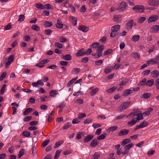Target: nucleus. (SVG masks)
Returning a JSON list of instances; mask_svg holds the SVG:
<instances>
[{
  "instance_id": "obj_1",
  "label": "nucleus",
  "mask_w": 159,
  "mask_h": 159,
  "mask_svg": "<svg viewBox=\"0 0 159 159\" xmlns=\"http://www.w3.org/2000/svg\"><path fill=\"white\" fill-rule=\"evenodd\" d=\"M137 115L138 116H136V117H133L131 121L127 123V124L129 126H132L135 125L137 122L143 119V117L141 114H139Z\"/></svg>"
},
{
  "instance_id": "obj_2",
  "label": "nucleus",
  "mask_w": 159,
  "mask_h": 159,
  "mask_svg": "<svg viewBox=\"0 0 159 159\" xmlns=\"http://www.w3.org/2000/svg\"><path fill=\"white\" fill-rule=\"evenodd\" d=\"M133 9L136 12L139 13L143 12L144 8L143 6L137 5L134 6Z\"/></svg>"
},
{
  "instance_id": "obj_3",
  "label": "nucleus",
  "mask_w": 159,
  "mask_h": 159,
  "mask_svg": "<svg viewBox=\"0 0 159 159\" xmlns=\"http://www.w3.org/2000/svg\"><path fill=\"white\" fill-rule=\"evenodd\" d=\"M134 145V144L131 143L125 146L124 148L125 150L123 151V154H128L129 152V150L133 147Z\"/></svg>"
},
{
  "instance_id": "obj_4",
  "label": "nucleus",
  "mask_w": 159,
  "mask_h": 159,
  "mask_svg": "<svg viewBox=\"0 0 159 159\" xmlns=\"http://www.w3.org/2000/svg\"><path fill=\"white\" fill-rule=\"evenodd\" d=\"M130 104L129 102H123L119 108V110L120 112L125 110L128 107Z\"/></svg>"
},
{
  "instance_id": "obj_5",
  "label": "nucleus",
  "mask_w": 159,
  "mask_h": 159,
  "mask_svg": "<svg viewBox=\"0 0 159 159\" xmlns=\"http://www.w3.org/2000/svg\"><path fill=\"white\" fill-rule=\"evenodd\" d=\"M129 132V130L126 129H124L122 130H121L120 132L117 134L118 136H121L126 135Z\"/></svg>"
},
{
  "instance_id": "obj_6",
  "label": "nucleus",
  "mask_w": 159,
  "mask_h": 159,
  "mask_svg": "<svg viewBox=\"0 0 159 159\" xmlns=\"http://www.w3.org/2000/svg\"><path fill=\"white\" fill-rule=\"evenodd\" d=\"M158 17L155 15H153L150 17L148 20V23L155 21L158 19Z\"/></svg>"
},
{
  "instance_id": "obj_7",
  "label": "nucleus",
  "mask_w": 159,
  "mask_h": 159,
  "mask_svg": "<svg viewBox=\"0 0 159 159\" xmlns=\"http://www.w3.org/2000/svg\"><path fill=\"white\" fill-rule=\"evenodd\" d=\"M78 29L84 32L85 33L89 30V27H86L85 25H81L79 26Z\"/></svg>"
},
{
  "instance_id": "obj_8",
  "label": "nucleus",
  "mask_w": 159,
  "mask_h": 159,
  "mask_svg": "<svg viewBox=\"0 0 159 159\" xmlns=\"http://www.w3.org/2000/svg\"><path fill=\"white\" fill-rule=\"evenodd\" d=\"M132 93L133 91L130 89H126L123 91L121 95L123 96H127L129 94Z\"/></svg>"
},
{
  "instance_id": "obj_9",
  "label": "nucleus",
  "mask_w": 159,
  "mask_h": 159,
  "mask_svg": "<svg viewBox=\"0 0 159 159\" xmlns=\"http://www.w3.org/2000/svg\"><path fill=\"white\" fill-rule=\"evenodd\" d=\"M126 6V3L125 2H122L119 5L117 9L120 11H123L125 10Z\"/></svg>"
},
{
  "instance_id": "obj_10",
  "label": "nucleus",
  "mask_w": 159,
  "mask_h": 159,
  "mask_svg": "<svg viewBox=\"0 0 159 159\" xmlns=\"http://www.w3.org/2000/svg\"><path fill=\"white\" fill-rule=\"evenodd\" d=\"M148 3L149 5L152 6H157L159 5V1L157 0H149Z\"/></svg>"
},
{
  "instance_id": "obj_11",
  "label": "nucleus",
  "mask_w": 159,
  "mask_h": 159,
  "mask_svg": "<svg viewBox=\"0 0 159 159\" xmlns=\"http://www.w3.org/2000/svg\"><path fill=\"white\" fill-rule=\"evenodd\" d=\"M134 23V20H129L126 24L127 28L128 30H130L132 29V25Z\"/></svg>"
},
{
  "instance_id": "obj_12",
  "label": "nucleus",
  "mask_w": 159,
  "mask_h": 159,
  "mask_svg": "<svg viewBox=\"0 0 159 159\" xmlns=\"http://www.w3.org/2000/svg\"><path fill=\"white\" fill-rule=\"evenodd\" d=\"M84 49V48H82L78 52H76L75 54L76 57H81L85 55Z\"/></svg>"
},
{
  "instance_id": "obj_13",
  "label": "nucleus",
  "mask_w": 159,
  "mask_h": 159,
  "mask_svg": "<svg viewBox=\"0 0 159 159\" xmlns=\"http://www.w3.org/2000/svg\"><path fill=\"white\" fill-rule=\"evenodd\" d=\"M93 138V136L91 134H89L84 139L85 143L91 141Z\"/></svg>"
},
{
  "instance_id": "obj_14",
  "label": "nucleus",
  "mask_w": 159,
  "mask_h": 159,
  "mask_svg": "<svg viewBox=\"0 0 159 159\" xmlns=\"http://www.w3.org/2000/svg\"><path fill=\"white\" fill-rule=\"evenodd\" d=\"M61 58L66 61H69L72 59L71 56L69 54H66L65 55H62L61 57Z\"/></svg>"
},
{
  "instance_id": "obj_15",
  "label": "nucleus",
  "mask_w": 159,
  "mask_h": 159,
  "mask_svg": "<svg viewBox=\"0 0 159 159\" xmlns=\"http://www.w3.org/2000/svg\"><path fill=\"white\" fill-rule=\"evenodd\" d=\"M120 25H116L113 26L111 29V31H113L114 32H117L120 29Z\"/></svg>"
},
{
  "instance_id": "obj_16",
  "label": "nucleus",
  "mask_w": 159,
  "mask_h": 159,
  "mask_svg": "<svg viewBox=\"0 0 159 159\" xmlns=\"http://www.w3.org/2000/svg\"><path fill=\"white\" fill-rule=\"evenodd\" d=\"M154 80L151 79L150 80H148L147 81H146V82L145 83L146 85L151 87L154 84Z\"/></svg>"
},
{
  "instance_id": "obj_17",
  "label": "nucleus",
  "mask_w": 159,
  "mask_h": 159,
  "mask_svg": "<svg viewBox=\"0 0 159 159\" xmlns=\"http://www.w3.org/2000/svg\"><path fill=\"white\" fill-rule=\"evenodd\" d=\"M139 114V113H138V111H136L135 112H132L125 116H126V118H128L129 117H131L133 118L136 116H138L137 115Z\"/></svg>"
},
{
  "instance_id": "obj_18",
  "label": "nucleus",
  "mask_w": 159,
  "mask_h": 159,
  "mask_svg": "<svg viewBox=\"0 0 159 159\" xmlns=\"http://www.w3.org/2000/svg\"><path fill=\"white\" fill-rule=\"evenodd\" d=\"M151 74L153 78H156L159 76V72L157 70H155L152 71Z\"/></svg>"
},
{
  "instance_id": "obj_19",
  "label": "nucleus",
  "mask_w": 159,
  "mask_h": 159,
  "mask_svg": "<svg viewBox=\"0 0 159 159\" xmlns=\"http://www.w3.org/2000/svg\"><path fill=\"white\" fill-rule=\"evenodd\" d=\"M159 30V26L158 25L153 26L151 28V31L152 32L155 33L157 32Z\"/></svg>"
},
{
  "instance_id": "obj_20",
  "label": "nucleus",
  "mask_w": 159,
  "mask_h": 159,
  "mask_svg": "<svg viewBox=\"0 0 159 159\" xmlns=\"http://www.w3.org/2000/svg\"><path fill=\"white\" fill-rule=\"evenodd\" d=\"M33 110L31 108H27L25 109V111L23 113V115L26 116L28 115L30 112L32 111Z\"/></svg>"
},
{
  "instance_id": "obj_21",
  "label": "nucleus",
  "mask_w": 159,
  "mask_h": 159,
  "mask_svg": "<svg viewBox=\"0 0 159 159\" xmlns=\"http://www.w3.org/2000/svg\"><path fill=\"white\" fill-rule=\"evenodd\" d=\"M131 141L129 139H125L122 140L121 143V145L124 146L127 144L130 143Z\"/></svg>"
},
{
  "instance_id": "obj_22",
  "label": "nucleus",
  "mask_w": 159,
  "mask_h": 159,
  "mask_svg": "<svg viewBox=\"0 0 159 159\" xmlns=\"http://www.w3.org/2000/svg\"><path fill=\"white\" fill-rule=\"evenodd\" d=\"M98 144L97 139H95L93 140L91 143L90 146L92 147H95Z\"/></svg>"
},
{
  "instance_id": "obj_23",
  "label": "nucleus",
  "mask_w": 159,
  "mask_h": 159,
  "mask_svg": "<svg viewBox=\"0 0 159 159\" xmlns=\"http://www.w3.org/2000/svg\"><path fill=\"white\" fill-rule=\"evenodd\" d=\"M131 57L134 58L139 59L140 58V54L139 52H133L131 54Z\"/></svg>"
},
{
  "instance_id": "obj_24",
  "label": "nucleus",
  "mask_w": 159,
  "mask_h": 159,
  "mask_svg": "<svg viewBox=\"0 0 159 159\" xmlns=\"http://www.w3.org/2000/svg\"><path fill=\"white\" fill-rule=\"evenodd\" d=\"M70 20H72V22L73 25L74 26L75 25L77 24V18L75 17L70 16Z\"/></svg>"
},
{
  "instance_id": "obj_25",
  "label": "nucleus",
  "mask_w": 159,
  "mask_h": 159,
  "mask_svg": "<svg viewBox=\"0 0 159 159\" xmlns=\"http://www.w3.org/2000/svg\"><path fill=\"white\" fill-rule=\"evenodd\" d=\"M151 96V94L149 93H145L141 95V98H148Z\"/></svg>"
},
{
  "instance_id": "obj_26",
  "label": "nucleus",
  "mask_w": 159,
  "mask_h": 159,
  "mask_svg": "<svg viewBox=\"0 0 159 159\" xmlns=\"http://www.w3.org/2000/svg\"><path fill=\"white\" fill-rule=\"evenodd\" d=\"M140 38V36L138 35H134L131 38V40L134 42H137L138 41Z\"/></svg>"
},
{
  "instance_id": "obj_27",
  "label": "nucleus",
  "mask_w": 159,
  "mask_h": 159,
  "mask_svg": "<svg viewBox=\"0 0 159 159\" xmlns=\"http://www.w3.org/2000/svg\"><path fill=\"white\" fill-rule=\"evenodd\" d=\"M50 95L52 97H55L58 94L57 91L56 90H52L51 91L49 92Z\"/></svg>"
},
{
  "instance_id": "obj_28",
  "label": "nucleus",
  "mask_w": 159,
  "mask_h": 159,
  "mask_svg": "<svg viewBox=\"0 0 159 159\" xmlns=\"http://www.w3.org/2000/svg\"><path fill=\"white\" fill-rule=\"evenodd\" d=\"M80 71V69L77 68H74L72 70L71 73L73 75H76Z\"/></svg>"
},
{
  "instance_id": "obj_29",
  "label": "nucleus",
  "mask_w": 159,
  "mask_h": 159,
  "mask_svg": "<svg viewBox=\"0 0 159 159\" xmlns=\"http://www.w3.org/2000/svg\"><path fill=\"white\" fill-rule=\"evenodd\" d=\"M43 25L45 27H48L52 26V24L50 21H47L44 22Z\"/></svg>"
},
{
  "instance_id": "obj_30",
  "label": "nucleus",
  "mask_w": 159,
  "mask_h": 159,
  "mask_svg": "<svg viewBox=\"0 0 159 159\" xmlns=\"http://www.w3.org/2000/svg\"><path fill=\"white\" fill-rule=\"evenodd\" d=\"M117 129L118 127L117 126H113L107 129V130L110 132L111 131H114Z\"/></svg>"
},
{
  "instance_id": "obj_31",
  "label": "nucleus",
  "mask_w": 159,
  "mask_h": 159,
  "mask_svg": "<svg viewBox=\"0 0 159 159\" xmlns=\"http://www.w3.org/2000/svg\"><path fill=\"white\" fill-rule=\"evenodd\" d=\"M100 45L99 43L97 42H93L91 45H90V47L91 48H96L99 46Z\"/></svg>"
},
{
  "instance_id": "obj_32",
  "label": "nucleus",
  "mask_w": 159,
  "mask_h": 159,
  "mask_svg": "<svg viewBox=\"0 0 159 159\" xmlns=\"http://www.w3.org/2000/svg\"><path fill=\"white\" fill-rule=\"evenodd\" d=\"M104 49V46L103 45H101L98 46L97 49L96 50L97 51L99 52L102 53V50Z\"/></svg>"
},
{
  "instance_id": "obj_33",
  "label": "nucleus",
  "mask_w": 159,
  "mask_h": 159,
  "mask_svg": "<svg viewBox=\"0 0 159 159\" xmlns=\"http://www.w3.org/2000/svg\"><path fill=\"white\" fill-rule=\"evenodd\" d=\"M146 81L147 80L146 78L143 79L141 81L139 82L138 84L140 86H143L145 85V83Z\"/></svg>"
},
{
  "instance_id": "obj_34",
  "label": "nucleus",
  "mask_w": 159,
  "mask_h": 159,
  "mask_svg": "<svg viewBox=\"0 0 159 159\" xmlns=\"http://www.w3.org/2000/svg\"><path fill=\"white\" fill-rule=\"evenodd\" d=\"M107 135L106 133H104L101 134L99 136L97 137V139L98 140H101L104 139Z\"/></svg>"
},
{
  "instance_id": "obj_35",
  "label": "nucleus",
  "mask_w": 159,
  "mask_h": 159,
  "mask_svg": "<svg viewBox=\"0 0 159 159\" xmlns=\"http://www.w3.org/2000/svg\"><path fill=\"white\" fill-rule=\"evenodd\" d=\"M63 26V25L60 23V21L59 20H57V23L56 24V27L59 29H61L62 28Z\"/></svg>"
},
{
  "instance_id": "obj_36",
  "label": "nucleus",
  "mask_w": 159,
  "mask_h": 159,
  "mask_svg": "<svg viewBox=\"0 0 159 159\" xmlns=\"http://www.w3.org/2000/svg\"><path fill=\"white\" fill-rule=\"evenodd\" d=\"M63 143V140H61L56 142L54 146V148H56L57 147H59Z\"/></svg>"
},
{
  "instance_id": "obj_37",
  "label": "nucleus",
  "mask_w": 159,
  "mask_h": 159,
  "mask_svg": "<svg viewBox=\"0 0 159 159\" xmlns=\"http://www.w3.org/2000/svg\"><path fill=\"white\" fill-rule=\"evenodd\" d=\"M44 9H46L48 10H52V7L50 4L47 3L44 5Z\"/></svg>"
},
{
  "instance_id": "obj_38",
  "label": "nucleus",
  "mask_w": 159,
  "mask_h": 159,
  "mask_svg": "<svg viewBox=\"0 0 159 159\" xmlns=\"http://www.w3.org/2000/svg\"><path fill=\"white\" fill-rule=\"evenodd\" d=\"M61 152V150H57L56 152L55 156L54 157V159H57L59 157Z\"/></svg>"
},
{
  "instance_id": "obj_39",
  "label": "nucleus",
  "mask_w": 159,
  "mask_h": 159,
  "mask_svg": "<svg viewBox=\"0 0 159 159\" xmlns=\"http://www.w3.org/2000/svg\"><path fill=\"white\" fill-rule=\"evenodd\" d=\"M112 70V69L110 66H108L105 69L104 72L106 74H108Z\"/></svg>"
},
{
  "instance_id": "obj_40",
  "label": "nucleus",
  "mask_w": 159,
  "mask_h": 159,
  "mask_svg": "<svg viewBox=\"0 0 159 159\" xmlns=\"http://www.w3.org/2000/svg\"><path fill=\"white\" fill-rule=\"evenodd\" d=\"M116 88V87L114 86L108 89L107 91L109 93H112Z\"/></svg>"
},
{
  "instance_id": "obj_41",
  "label": "nucleus",
  "mask_w": 159,
  "mask_h": 159,
  "mask_svg": "<svg viewBox=\"0 0 159 159\" xmlns=\"http://www.w3.org/2000/svg\"><path fill=\"white\" fill-rule=\"evenodd\" d=\"M31 29L36 31H38L40 29V27L35 25H32Z\"/></svg>"
},
{
  "instance_id": "obj_42",
  "label": "nucleus",
  "mask_w": 159,
  "mask_h": 159,
  "mask_svg": "<svg viewBox=\"0 0 159 159\" xmlns=\"http://www.w3.org/2000/svg\"><path fill=\"white\" fill-rule=\"evenodd\" d=\"M54 46L57 48H61L63 47L62 44L58 42L55 43H54Z\"/></svg>"
},
{
  "instance_id": "obj_43",
  "label": "nucleus",
  "mask_w": 159,
  "mask_h": 159,
  "mask_svg": "<svg viewBox=\"0 0 159 159\" xmlns=\"http://www.w3.org/2000/svg\"><path fill=\"white\" fill-rule=\"evenodd\" d=\"M23 135L25 137H29L30 135V133L28 131H24L23 132Z\"/></svg>"
},
{
  "instance_id": "obj_44",
  "label": "nucleus",
  "mask_w": 159,
  "mask_h": 159,
  "mask_svg": "<svg viewBox=\"0 0 159 159\" xmlns=\"http://www.w3.org/2000/svg\"><path fill=\"white\" fill-rule=\"evenodd\" d=\"M151 62L152 63L153 65L157 64V62L155 61L154 58L153 59H152L150 60L147 61L146 62V63L148 64H150Z\"/></svg>"
},
{
  "instance_id": "obj_45",
  "label": "nucleus",
  "mask_w": 159,
  "mask_h": 159,
  "mask_svg": "<svg viewBox=\"0 0 159 159\" xmlns=\"http://www.w3.org/2000/svg\"><path fill=\"white\" fill-rule=\"evenodd\" d=\"M89 61V58L88 57H85L82 58L81 60V62L84 64H85Z\"/></svg>"
},
{
  "instance_id": "obj_46",
  "label": "nucleus",
  "mask_w": 159,
  "mask_h": 159,
  "mask_svg": "<svg viewBox=\"0 0 159 159\" xmlns=\"http://www.w3.org/2000/svg\"><path fill=\"white\" fill-rule=\"evenodd\" d=\"M86 116V115L84 113H80L79 114L78 118L79 119H82Z\"/></svg>"
},
{
  "instance_id": "obj_47",
  "label": "nucleus",
  "mask_w": 159,
  "mask_h": 159,
  "mask_svg": "<svg viewBox=\"0 0 159 159\" xmlns=\"http://www.w3.org/2000/svg\"><path fill=\"white\" fill-rule=\"evenodd\" d=\"M146 20V18L145 17H140L138 20V22L139 23H143Z\"/></svg>"
},
{
  "instance_id": "obj_48",
  "label": "nucleus",
  "mask_w": 159,
  "mask_h": 159,
  "mask_svg": "<svg viewBox=\"0 0 159 159\" xmlns=\"http://www.w3.org/2000/svg\"><path fill=\"white\" fill-rule=\"evenodd\" d=\"M24 149H22L21 150H20V151L19 152V153L18 155V158H20L24 154Z\"/></svg>"
},
{
  "instance_id": "obj_49",
  "label": "nucleus",
  "mask_w": 159,
  "mask_h": 159,
  "mask_svg": "<svg viewBox=\"0 0 159 159\" xmlns=\"http://www.w3.org/2000/svg\"><path fill=\"white\" fill-rule=\"evenodd\" d=\"M36 7L39 9H44V5H43L41 3H38L36 5Z\"/></svg>"
},
{
  "instance_id": "obj_50",
  "label": "nucleus",
  "mask_w": 159,
  "mask_h": 159,
  "mask_svg": "<svg viewBox=\"0 0 159 159\" xmlns=\"http://www.w3.org/2000/svg\"><path fill=\"white\" fill-rule=\"evenodd\" d=\"M6 75V73L5 72H3L0 77V81H2Z\"/></svg>"
},
{
  "instance_id": "obj_51",
  "label": "nucleus",
  "mask_w": 159,
  "mask_h": 159,
  "mask_svg": "<svg viewBox=\"0 0 159 159\" xmlns=\"http://www.w3.org/2000/svg\"><path fill=\"white\" fill-rule=\"evenodd\" d=\"M52 32V30L50 29L45 30L44 31V33L46 35H49Z\"/></svg>"
},
{
  "instance_id": "obj_52",
  "label": "nucleus",
  "mask_w": 159,
  "mask_h": 159,
  "mask_svg": "<svg viewBox=\"0 0 159 159\" xmlns=\"http://www.w3.org/2000/svg\"><path fill=\"white\" fill-rule=\"evenodd\" d=\"M32 118L31 116H27L25 117L23 119L24 122H27L31 120Z\"/></svg>"
},
{
  "instance_id": "obj_53",
  "label": "nucleus",
  "mask_w": 159,
  "mask_h": 159,
  "mask_svg": "<svg viewBox=\"0 0 159 159\" xmlns=\"http://www.w3.org/2000/svg\"><path fill=\"white\" fill-rule=\"evenodd\" d=\"M103 62V61L102 60H99L96 61L95 62V65L96 66H100Z\"/></svg>"
},
{
  "instance_id": "obj_54",
  "label": "nucleus",
  "mask_w": 159,
  "mask_h": 159,
  "mask_svg": "<svg viewBox=\"0 0 159 159\" xmlns=\"http://www.w3.org/2000/svg\"><path fill=\"white\" fill-rule=\"evenodd\" d=\"M118 35V34L116 32L111 31V32L110 34V36L112 37H115Z\"/></svg>"
},
{
  "instance_id": "obj_55",
  "label": "nucleus",
  "mask_w": 159,
  "mask_h": 159,
  "mask_svg": "<svg viewBox=\"0 0 159 159\" xmlns=\"http://www.w3.org/2000/svg\"><path fill=\"white\" fill-rule=\"evenodd\" d=\"M68 63V62L65 61H61L60 62V64L63 66H67Z\"/></svg>"
},
{
  "instance_id": "obj_56",
  "label": "nucleus",
  "mask_w": 159,
  "mask_h": 159,
  "mask_svg": "<svg viewBox=\"0 0 159 159\" xmlns=\"http://www.w3.org/2000/svg\"><path fill=\"white\" fill-rule=\"evenodd\" d=\"M71 125V124L70 123L68 122L66 125H64L63 127V129H66L68 128Z\"/></svg>"
},
{
  "instance_id": "obj_57",
  "label": "nucleus",
  "mask_w": 159,
  "mask_h": 159,
  "mask_svg": "<svg viewBox=\"0 0 159 159\" xmlns=\"http://www.w3.org/2000/svg\"><path fill=\"white\" fill-rule=\"evenodd\" d=\"M49 141L50 140L49 139H48L44 141L42 144L43 147H44L46 146L48 143Z\"/></svg>"
},
{
  "instance_id": "obj_58",
  "label": "nucleus",
  "mask_w": 159,
  "mask_h": 159,
  "mask_svg": "<svg viewBox=\"0 0 159 159\" xmlns=\"http://www.w3.org/2000/svg\"><path fill=\"white\" fill-rule=\"evenodd\" d=\"M102 53L99 52L97 51V52L95 53V55H96V58H98L101 57Z\"/></svg>"
},
{
  "instance_id": "obj_59",
  "label": "nucleus",
  "mask_w": 159,
  "mask_h": 159,
  "mask_svg": "<svg viewBox=\"0 0 159 159\" xmlns=\"http://www.w3.org/2000/svg\"><path fill=\"white\" fill-rule=\"evenodd\" d=\"M98 90V88L94 89L92 90V92L90 94L91 96L94 95L96 93Z\"/></svg>"
},
{
  "instance_id": "obj_60",
  "label": "nucleus",
  "mask_w": 159,
  "mask_h": 159,
  "mask_svg": "<svg viewBox=\"0 0 159 159\" xmlns=\"http://www.w3.org/2000/svg\"><path fill=\"white\" fill-rule=\"evenodd\" d=\"M25 17L24 15L21 14L20 15L18 21L21 22L25 19Z\"/></svg>"
},
{
  "instance_id": "obj_61",
  "label": "nucleus",
  "mask_w": 159,
  "mask_h": 159,
  "mask_svg": "<svg viewBox=\"0 0 159 159\" xmlns=\"http://www.w3.org/2000/svg\"><path fill=\"white\" fill-rule=\"evenodd\" d=\"M147 122L145 121H144L140 124V125L142 128L147 126Z\"/></svg>"
},
{
  "instance_id": "obj_62",
  "label": "nucleus",
  "mask_w": 159,
  "mask_h": 159,
  "mask_svg": "<svg viewBox=\"0 0 159 159\" xmlns=\"http://www.w3.org/2000/svg\"><path fill=\"white\" fill-rule=\"evenodd\" d=\"M100 155L98 152H95L93 156L94 159H98L100 157Z\"/></svg>"
},
{
  "instance_id": "obj_63",
  "label": "nucleus",
  "mask_w": 159,
  "mask_h": 159,
  "mask_svg": "<svg viewBox=\"0 0 159 159\" xmlns=\"http://www.w3.org/2000/svg\"><path fill=\"white\" fill-rule=\"evenodd\" d=\"M93 121V120L91 118H88L86 119L84 121V124H86L87 123H90L91 122Z\"/></svg>"
},
{
  "instance_id": "obj_64",
  "label": "nucleus",
  "mask_w": 159,
  "mask_h": 159,
  "mask_svg": "<svg viewBox=\"0 0 159 159\" xmlns=\"http://www.w3.org/2000/svg\"><path fill=\"white\" fill-rule=\"evenodd\" d=\"M127 83V80L125 79L122 81L119 84L120 86L125 85Z\"/></svg>"
}]
</instances>
